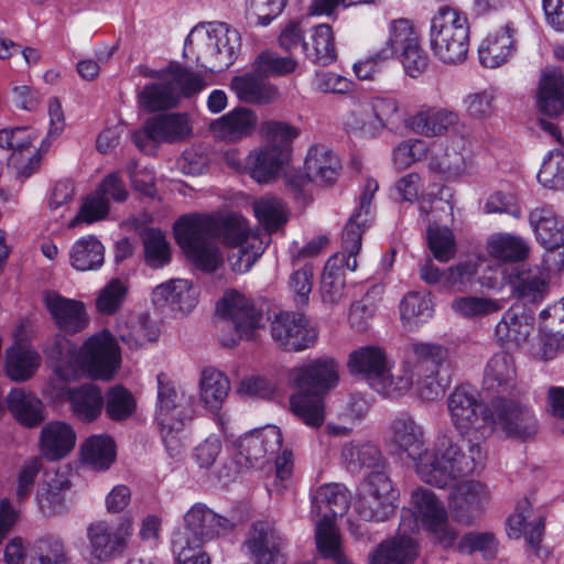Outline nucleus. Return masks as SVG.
<instances>
[{
	"instance_id": "4468645a",
	"label": "nucleus",
	"mask_w": 564,
	"mask_h": 564,
	"mask_svg": "<svg viewBox=\"0 0 564 564\" xmlns=\"http://www.w3.org/2000/svg\"><path fill=\"white\" fill-rule=\"evenodd\" d=\"M378 183L368 180L359 197V206L347 221L341 236V251L335 256H341L347 270L357 268V254L361 249V237L368 221L372 216V198L378 191Z\"/></svg>"
},
{
	"instance_id": "6ab92c4d",
	"label": "nucleus",
	"mask_w": 564,
	"mask_h": 564,
	"mask_svg": "<svg viewBox=\"0 0 564 564\" xmlns=\"http://www.w3.org/2000/svg\"><path fill=\"white\" fill-rule=\"evenodd\" d=\"M158 379V403L155 420L158 426H167L170 423H185L192 417V397L178 391L164 373Z\"/></svg>"
},
{
	"instance_id": "e2e57ef3",
	"label": "nucleus",
	"mask_w": 564,
	"mask_h": 564,
	"mask_svg": "<svg viewBox=\"0 0 564 564\" xmlns=\"http://www.w3.org/2000/svg\"><path fill=\"white\" fill-rule=\"evenodd\" d=\"M453 311L465 318H480L502 310L500 300L481 296H459L452 302Z\"/></svg>"
},
{
	"instance_id": "7c9ffc66",
	"label": "nucleus",
	"mask_w": 564,
	"mask_h": 564,
	"mask_svg": "<svg viewBox=\"0 0 564 564\" xmlns=\"http://www.w3.org/2000/svg\"><path fill=\"white\" fill-rule=\"evenodd\" d=\"M459 123V115L448 108L425 107L409 120V127L416 133L433 138L444 135Z\"/></svg>"
},
{
	"instance_id": "39448f33",
	"label": "nucleus",
	"mask_w": 564,
	"mask_h": 564,
	"mask_svg": "<svg viewBox=\"0 0 564 564\" xmlns=\"http://www.w3.org/2000/svg\"><path fill=\"white\" fill-rule=\"evenodd\" d=\"M312 517L315 521V540L318 552L325 558L344 562L340 539L335 519L343 517L350 503V492L343 484H325L319 486L312 496Z\"/></svg>"
},
{
	"instance_id": "72a5a7b5",
	"label": "nucleus",
	"mask_w": 564,
	"mask_h": 564,
	"mask_svg": "<svg viewBox=\"0 0 564 564\" xmlns=\"http://www.w3.org/2000/svg\"><path fill=\"white\" fill-rule=\"evenodd\" d=\"M66 400L73 414L82 422H93L105 406V398L99 387L84 383L66 390Z\"/></svg>"
},
{
	"instance_id": "680f3d73",
	"label": "nucleus",
	"mask_w": 564,
	"mask_h": 564,
	"mask_svg": "<svg viewBox=\"0 0 564 564\" xmlns=\"http://www.w3.org/2000/svg\"><path fill=\"white\" fill-rule=\"evenodd\" d=\"M253 210L268 231L276 230L288 221L285 204L276 196L267 195L256 200Z\"/></svg>"
},
{
	"instance_id": "58836bf2",
	"label": "nucleus",
	"mask_w": 564,
	"mask_h": 564,
	"mask_svg": "<svg viewBox=\"0 0 564 564\" xmlns=\"http://www.w3.org/2000/svg\"><path fill=\"white\" fill-rule=\"evenodd\" d=\"M230 88L239 100L249 104H269L279 97L278 88L254 72L234 77Z\"/></svg>"
},
{
	"instance_id": "864d4df0",
	"label": "nucleus",
	"mask_w": 564,
	"mask_h": 564,
	"mask_svg": "<svg viewBox=\"0 0 564 564\" xmlns=\"http://www.w3.org/2000/svg\"><path fill=\"white\" fill-rule=\"evenodd\" d=\"M148 122L156 142H175L191 132L186 116L181 113L153 116Z\"/></svg>"
},
{
	"instance_id": "79ce46f5",
	"label": "nucleus",
	"mask_w": 564,
	"mask_h": 564,
	"mask_svg": "<svg viewBox=\"0 0 564 564\" xmlns=\"http://www.w3.org/2000/svg\"><path fill=\"white\" fill-rule=\"evenodd\" d=\"M246 160V167L258 183L270 182L288 161L283 150L267 145L251 152Z\"/></svg>"
},
{
	"instance_id": "b1692460",
	"label": "nucleus",
	"mask_w": 564,
	"mask_h": 564,
	"mask_svg": "<svg viewBox=\"0 0 564 564\" xmlns=\"http://www.w3.org/2000/svg\"><path fill=\"white\" fill-rule=\"evenodd\" d=\"M44 302L55 324L63 332L75 334L87 327L88 317L80 301L64 297L56 292H46Z\"/></svg>"
},
{
	"instance_id": "c9c22d12",
	"label": "nucleus",
	"mask_w": 564,
	"mask_h": 564,
	"mask_svg": "<svg viewBox=\"0 0 564 564\" xmlns=\"http://www.w3.org/2000/svg\"><path fill=\"white\" fill-rule=\"evenodd\" d=\"M347 468L358 471L362 468L388 471V463L378 445L369 441H351L341 449Z\"/></svg>"
},
{
	"instance_id": "ddd939ff",
	"label": "nucleus",
	"mask_w": 564,
	"mask_h": 564,
	"mask_svg": "<svg viewBox=\"0 0 564 564\" xmlns=\"http://www.w3.org/2000/svg\"><path fill=\"white\" fill-rule=\"evenodd\" d=\"M270 334L276 346L289 352L308 349L317 340V330L296 312L275 313L270 323Z\"/></svg>"
},
{
	"instance_id": "2eb2a0df",
	"label": "nucleus",
	"mask_w": 564,
	"mask_h": 564,
	"mask_svg": "<svg viewBox=\"0 0 564 564\" xmlns=\"http://www.w3.org/2000/svg\"><path fill=\"white\" fill-rule=\"evenodd\" d=\"M494 426L499 427L508 437L525 441L536 435L538 419L532 409L509 398L492 403Z\"/></svg>"
},
{
	"instance_id": "69168bd1",
	"label": "nucleus",
	"mask_w": 564,
	"mask_h": 564,
	"mask_svg": "<svg viewBox=\"0 0 564 564\" xmlns=\"http://www.w3.org/2000/svg\"><path fill=\"white\" fill-rule=\"evenodd\" d=\"M484 212L486 214H508L514 218H520L522 210L518 188L508 186L491 193L486 199Z\"/></svg>"
},
{
	"instance_id": "9d476101",
	"label": "nucleus",
	"mask_w": 564,
	"mask_h": 564,
	"mask_svg": "<svg viewBox=\"0 0 564 564\" xmlns=\"http://www.w3.org/2000/svg\"><path fill=\"white\" fill-rule=\"evenodd\" d=\"M410 511L413 518L403 519L400 523L403 532H415L421 522L423 528L445 546L451 545L456 539L444 502L431 489L420 487L412 491Z\"/></svg>"
},
{
	"instance_id": "052dcab7",
	"label": "nucleus",
	"mask_w": 564,
	"mask_h": 564,
	"mask_svg": "<svg viewBox=\"0 0 564 564\" xmlns=\"http://www.w3.org/2000/svg\"><path fill=\"white\" fill-rule=\"evenodd\" d=\"M297 61L292 56H281L276 52L264 51L253 62V72L259 77H279L292 74Z\"/></svg>"
},
{
	"instance_id": "4c0bfd02",
	"label": "nucleus",
	"mask_w": 564,
	"mask_h": 564,
	"mask_svg": "<svg viewBox=\"0 0 564 564\" xmlns=\"http://www.w3.org/2000/svg\"><path fill=\"white\" fill-rule=\"evenodd\" d=\"M214 28L195 26L187 35L184 45V56L193 57L196 65L204 72H209L212 63L217 62V40L214 39Z\"/></svg>"
},
{
	"instance_id": "bf43d9fd",
	"label": "nucleus",
	"mask_w": 564,
	"mask_h": 564,
	"mask_svg": "<svg viewBox=\"0 0 564 564\" xmlns=\"http://www.w3.org/2000/svg\"><path fill=\"white\" fill-rule=\"evenodd\" d=\"M145 263L153 268H163L171 261L170 243L165 235L154 228L144 229L141 234Z\"/></svg>"
},
{
	"instance_id": "13d9d810",
	"label": "nucleus",
	"mask_w": 564,
	"mask_h": 564,
	"mask_svg": "<svg viewBox=\"0 0 564 564\" xmlns=\"http://www.w3.org/2000/svg\"><path fill=\"white\" fill-rule=\"evenodd\" d=\"M413 372L405 361L399 369L391 372V365L375 381L373 389L388 398H399L403 395L413 386Z\"/></svg>"
},
{
	"instance_id": "c03bdc74",
	"label": "nucleus",
	"mask_w": 564,
	"mask_h": 564,
	"mask_svg": "<svg viewBox=\"0 0 564 564\" xmlns=\"http://www.w3.org/2000/svg\"><path fill=\"white\" fill-rule=\"evenodd\" d=\"M230 390L229 379L214 368L204 369L199 380V401L210 412L217 413Z\"/></svg>"
},
{
	"instance_id": "5701e85b",
	"label": "nucleus",
	"mask_w": 564,
	"mask_h": 564,
	"mask_svg": "<svg viewBox=\"0 0 564 564\" xmlns=\"http://www.w3.org/2000/svg\"><path fill=\"white\" fill-rule=\"evenodd\" d=\"M516 382L517 371L513 357L506 351L495 354L485 368L484 389L500 400L512 394Z\"/></svg>"
},
{
	"instance_id": "1a4fd4ad",
	"label": "nucleus",
	"mask_w": 564,
	"mask_h": 564,
	"mask_svg": "<svg viewBox=\"0 0 564 564\" xmlns=\"http://www.w3.org/2000/svg\"><path fill=\"white\" fill-rule=\"evenodd\" d=\"M447 409L451 422L460 436L485 440L491 434V411L469 384H460L453 390L447 398Z\"/></svg>"
},
{
	"instance_id": "bb28decb",
	"label": "nucleus",
	"mask_w": 564,
	"mask_h": 564,
	"mask_svg": "<svg viewBox=\"0 0 564 564\" xmlns=\"http://www.w3.org/2000/svg\"><path fill=\"white\" fill-rule=\"evenodd\" d=\"M550 276L540 267L517 268L509 276V285L513 295L525 302H541L549 292Z\"/></svg>"
},
{
	"instance_id": "f03ea898",
	"label": "nucleus",
	"mask_w": 564,
	"mask_h": 564,
	"mask_svg": "<svg viewBox=\"0 0 564 564\" xmlns=\"http://www.w3.org/2000/svg\"><path fill=\"white\" fill-rule=\"evenodd\" d=\"M481 438L440 435L431 448H425L416 460L420 479L437 488L454 486L485 466L487 453Z\"/></svg>"
},
{
	"instance_id": "09e8293b",
	"label": "nucleus",
	"mask_w": 564,
	"mask_h": 564,
	"mask_svg": "<svg viewBox=\"0 0 564 564\" xmlns=\"http://www.w3.org/2000/svg\"><path fill=\"white\" fill-rule=\"evenodd\" d=\"M69 260L77 271L98 270L105 261V247L94 236L82 237L72 246Z\"/></svg>"
},
{
	"instance_id": "393cba45",
	"label": "nucleus",
	"mask_w": 564,
	"mask_h": 564,
	"mask_svg": "<svg viewBox=\"0 0 564 564\" xmlns=\"http://www.w3.org/2000/svg\"><path fill=\"white\" fill-rule=\"evenodd\" d=\"M197 295V289L188 280L173 279L161 283L152 291V302L159 308L185 314L195 307Z\"/></svg>"
},
{
	"instance_id": "f8f14e48",
	"label": "nucleus",
	"mask_w": 564,
	"mask_h": 564,
	"mask_svg": "<svg viewBox=\"0 0 564 564\" xmlns=\"http://www.w3.org/2000/svg\"><path fill=\"white\" fill-rule=\"evenodd\" d=\"M398 497L388 471H371L358 487L355 510L365 521H386L395 512Z\"/></svg>"
},
{
	"instance_id": "338daca9",
	"label": "nucleus",
	"mask_w": 564,
	"mask_h": 564,
	"mask_svg": "<svg viewBox=\"0 0 564 564\" xmlns=\"http://www.w3.org/2000/svg\"><path fill=\"white\" fill-rule=\"evenodd\" d=\"M433 306L430 294L420 295L417 292L408 293L401 304L400 314L404 322L417 325L432 316Z\"/></svg>"
},
{
	"instance_id": "f704fd0d",
	"label": "nucleus",
	"mask_w": 564,
	"mask_h": 564,
	"mask_svg": "<svg viewBox=\"0 0 564 564\" xmlns=\"http://www.w3.org/2000/svg\"><path fill=\"white\" fill-rule=\"evenodd\" d=\"M7 404L12 416L25 427H36L45 420L43 402L22 388L11 389L7 395Z\"/></svg>"
},
{
	"instance_id": "c85d7f7f",
	"label": "nucleus",
	"mask_w": 564,
	"mask_h": 564,
	"mask_svg": "<svg viewBox=\"0 0 564 564\" xmlns=\"http://www.w3.org/2000/svg\"><path fill=\"white\" fill-rule=\"evenodd\" d=\"M118 338L130 349H139L158 339L160 330L149 315H121L117 321Z\"/></svg>"
},
{
	"instance_id": "4be33fe9",
	"label": "nucleus",
	"mask_w": 564,
	"mask_h": 564,
	"mask_svg": "<svg viewBox=\"0 0 564 564\" xmlns=\"http://www.w3.org/2000/svg\"><path fill=\"white\" fill-rule=\"evenodd\" d=\"M451 495V508L454 517L469 524L478 518L488 501L487 488L476 480L457 481Z\"/></svg>"
},
{
	"instance_id": "de8ad7c7",
	"label": "nucleus",
	"mask_w": 564,
	"mask_h": 564,
	"mask_svg": "<svg viewBox=\"0 0 564 564\" xmlns=\"http://www.w3.org/2000/svg\"><path fill=\"white\" fill-rule=\"evenodd\" d=\"M403 532L397 539L382 543L369 558L370 564H410L416 556L414 540Z\"/></svg>"
},
{
	"instance_id": "6e6552de",
	"label": "nucleus",
	"mask_w": 564,
	"mask_h": 564,
	"mask_svg": "<svg viewBox=\"0 0 564 564\" xmlns=\"http://www.w3.org/2000/svg\"><path fill=\"white\" fill-rule=\"evenodd\" d=\"M216 327L223 346L234 347L241 339H250L263 318L252 301L237 291L226 292L216 306Z\"/></svg>"
},
{
	"instance_id": "4d7b16f0",
	"label": "nucleus",
	"mask_w": 564,
	"mask_h": 564,
	"mask_svg": "<svg viewBox=\"0 0 564 564\" xmlns=\"http://www.w3.org/2000/svg\"><path fill=\"white\" fill-rule=\"evenodd\" d=\"M69 488V481L64 476L54 475L37 490L36 500L44 513L62 514L67 510L64 491Z\"/></svg>"
},
{
	"instance_id": "f3484780",
	"label": "nucleus",
	"mask_w": 564,
	"mask_h": 564,
	"mask_svg": "<svg viewBox=\"0 0 564 564\" xmlns=\"http://www.w3.org/2000/svg\"><path fill=\"white\" fill-rule=\"evenodd\" d=\"M184 522L193 534V544L212 541L216 538L228 535L237 525L234 517H226L214 512L206 505L197 502L185 514Z\"/></svg>"
},
{
	"instance_id": "5fc2aeb1",
	"label": "nucleus",
	"mask_w": 564,
	"mask_h": 564,
	"mask_svg": "<svg viewBox=\"0 0 564 564\" xmlns=\"http://www.w3.org/2000/svg\"><path fill=\"white\" fill-rule=\"evenodd\" d=\"M488 252L498 260L517 262L528 258L530 246L520 236L502 232L490 237Z\"/></svg>"
},
{
	"instance_id": "a878e982",
	"label": "nucleus",
	"mask_w": 564,
	"mask_h": 564,
	"mask_svg": "<svg viewBox=\"0 0 564 564\" xmlns=\"http://www.w3.org/2000/svg\"><path fill=\"white\" fill-rule=\"evenodd\" d=\"M533 329V317L524 305L509 307L495 328V338L501 345L519 346Z\"/></svg>"
},
{
	"instance_id": "0e129e2a",
	"label": "nucleus",
	"mask_w": 564,
	"mask_h": 564,
	"mask_svg": "<svg viewBox=\"0 0 564 564\" xmlns=\"http://www.w3.org/2000/svg\"><path fill=\"white\" fill-rule=\"evenodd\" d=\"M539 183L546 188L564 191V149L549 152L536 175Z\"/></svg>"
},
{
	"instance_id": "a19ab883",
	"label": "nucleus",
	"mask_w": 564,
	"mask_h": 564,
	"mask_svg": "<svg viewBox=\"0 0 564 564\" xmlns=\"http://www.w3.org/2000/svg\"><path fill=\"white\" fill-rule=\"evenodd\" d=\"M531 503L527 499L518 505L514 514L508 519V534L514 539L523 534L530 547L538 552L544 532V521L541 517L528 521Z\"/></svg>"
},
{
	"instance_id": "f257e3e1",
	"label": "nucleus",
	"mask_w": 564,
	"mask_h": 564,
	"mask_svg": "<svg viewBox=\"0 0 564 564\" xmlns=\"http://www.w3.org/2000/svg\"><path fill=\"white\" fill-rule=\"evenodd\" d=\"M177 245L187 259L204 272H214L223 263L218 239L231 248L229 262L236 272H247L264 251V242L250 230L240 215L226 217L192 214L174 225Z\"/></svg>"
},
{
	"instance_id": "774afa93",
	"label": "nucleus",
	"mask_w": 564,
	"mask_h": 564,
	"mask_svg": "<svg viewBox=\"0 0 564 564\" xmlns=\"http://www.w3.org/2000/svg\"><path fill=\"white\" fill-rule=\"evenodd\" d=\"M427 242L435 259L447 262L456 252L453 232L446 227L430 224L427 228Z\"/></svg>"
},
{
	"instance_id": "ea45409f",
	"label": "nucleus",
	"mask_w": 564,
	"mask_h": 564,
	"mask_svg": "<svg viewBox=\"0 0 564 564\" xmlns=\"http://www.w3.org/2000/svg\"><path fill=\"white\" fill-rule=\"evenodd\" d=\"M391 360L379 347L367 346L354 351L349 357V369L352 373L362 375L373 388L375 381L388 370Z\"/></svg>"
},
{
	"instance_id": "a18cd8bd",
	"label": "nucleus",
	"mask_w": 564,
	"mask_h": 564,
	"mask_svg": "<svg viewBox=\"0 0 564 564\" xmlns=\"http://www.w3.org/2000/svg\"><path fill=\"white\" fill-rule=\"evenodd\" d=\"M303 52L311 62L327 66L337 55L332 26L318 24L311 30L310 41L303 42Z\"/></svg>"
},
{
	"instance_id": "9b49d317",
	"label": "nucleus",
	"mask_w": 564,
	"mask_h": 564,
	"mask_svg": "<svg viewBox=\"0 0 564 564\" xmlns=\"http://www.w3.org/2000/svg\"><path fill=\"white\" fill-rule=\"evenodd\" d=\"M132 531L130 518H121L116 521L101 519L90 522L86 528L89 563H109L120 557L128 547Z\"/></svg>"
},
{
	"instance_id": "3c124183",
	"label": "nucleus",
	"mask_w": 564,
	"mask_h": 564,
	"mask_svg": "<svg viewBox=\"0 0 564 564\" xmlns=\"http://www.w3.org/2000/svg\"><path fill=\"white\" fill-rule=\"evenodd\" d=\"M419 41V33L410 20L404 18L392 20L389 24V37L386 45L378 51V57L390 58Z\"/></svg>"
},
{
	"instance_id": "dca6fc26",
	"label": "nucleus",
	"mask_w": 564,
	"mask_h": 564,
	"mask_svg": "<svg viewBox=\"0 0 564 564\" xmlns=\"http://www.w3.org/2000/svg\"><path fill=\"white\" fill-rule=\"evenodd\" d=\"M282 446L279 427L267 425L245 434L238 444V463L248 468H261L269 456L276 454Z\"/></svg>"
},
{
	"instance_id": "37998d69",
	"label": "nucleus",
	"mask_w": 564,
	"mask_h": 564,
	"mask_svg": "<svg viewBox=\"0 0 564 564\" xmlns=\"http://www.w3.org/2000/svg\"><path fill=\"white\" fill-rule=\"evenodd\" d=\"M539 110L550 117L564 111V76L561 72L543 73L538 93Z\"/></svg>"
},
{
	"instance_id": "412c9836",
	"label": "nucleus",
	"mask_w": 564,
	"mask_h": 564,
	"mask_svg": "<svg viewBox=\"0 0 564 564\" xmlns=\"http://www.w3.org/2000/svg\"><path fill=\"white\" fill-rule=\"evenodd\" d=\"M340 162L326 147H312L305 159V175H294L289 185L295 191L302 189L308 182L333 184L338 176Z\"/></svg>"
},
{
	"instance_id": "603ef678",
	"label": "nucleus",
	"mask_w": 564,
	"mask_h": 564,
	"mask_svg": "<svg viewBox=\"0 0 564 564\" xmlns=\"http://www.w3.org/2000/svg\"><path fill=\"white\" fill-rule=\"evenodd\" d=\"M214 39L217 40V62L212 63L209 72H221L228 68L236 59L240 47V35L237 30L230 29L226 23L213 24Z\"/></svg>"
},
{
	"instance_id": "6e6d98bb",
	"label": "nucleus",
	"mask_w": 564,
	"mask_h": 564,
	"mask_svg": "<svg viewBox=\"0 0 564 564\" xmlns=\"http://www.w3.org/2000/svg\"><path fill=\"white\" fill-rule=\"evenodd\" d=\"M82 457L85 464L95 470L110 467L116 457L115 443L107 435H93L82 445Z\"/></svg>"
},
{
	"instance_id": "2f4dec72",
	"label": "nucleus",
	"mask_w": 564,
	"mask_h": 564,
	"mask_svg": "<svg viewBox=\"0 0 564 564\" xmlns=\"http://www.w3.org/2000/svg\"><path fill=\"white\" fill-rule=\"evenodd\" d=\"M257 126L256 113L238 107L210 123V130L218 139L235 142L250 135Z\"/></svg>"
},
{
	"instance_id": "aec40b11",
	"label": "nucleus",
	"mask_w": 564,
	"mask_h": 564,
	"mask_svg": "<svg viewBox=\"0 0 564 564\" xmlns=\"http://www.w3.org/2000/svg\"><path fill=\"white\" fill-rule=\"evenodd\" d=\"M386 443L394 454H405L416 466L419 455L424 452V431L412 415L401 413L389 424Z\"/></svg>"
},
{
	"instance_id": "e433bc0d",
	"label": "nucleus",
	"mask_w": 564,
	"mask_h": 564,
	"mask_svg": "<svg viewBox=\"0 0 564 564\" xmlns=\"http://www.w3.org/2000/svg\"><path fill=\"white\" fill-rule=\"evenodd\" d=\"M529 221L538 241L546 249L553 250L564 245L563 223L551 207L532 209Z\"/></svg>"
},
{
	"instance_id": "0eeeda50",
	"label": "nucleus",
	"mask_w": 564,
	"mask_h": 564,
	"mask_svg": "<svg viewBox=\"0 0 564 564\" xmlns=\"http://www.w3.org/2000/svg\"><path fill=\"white\" fill-rule=\"evenodd\" d=\"M430 44L436 58L459 64L469 48V24L465 14L449 7L441 8L431 20Z\"/></svg>"
},
{
	"instance_id": "20e7f679",
	"label": "nucleus",
	"mask_w": 564,
	"mask_h": 564,
	"mask_svg": "<svg viewBox=\"0 0 564 564\" xmlns=\"http://www.w3.org/2000/svg\"><path fill=\"white\" fill-rule=\"evenodd\" d=\"M289 380L299 390L290 399L292 412L306 425L319 426L324 422L322 395L338 382L336 361L328 357L307 360L290 370Z\"/></svg>"
},
{
	"instance_id": "49530a36",
	"label": "nucleus",
	"mask_w": 564,
	"mask_h": 564,
	"mask_svg": "<svg viewBox=\"0 0 564 564\" xmlns=\"http://www.w3.org/2000/svg\"><path fill=\"white\" fill-rule=\"evenodd\" d=\"M341 256H333L325 264L321 280V296L324 304L336 305L345 295L346 264Z\"/></svg>"
},
{
	"instance_id": "423d86ee",
	"label": "nucleus",
	"mask_w": 564,
	"mask_h": 564,
	"mask_svg": "<svg viewBox=\"0 0 564 564\" xmlns=\"http://www.w3.org/2000/svg\"><path fill=\"white\" fill-rule=\"evenodd\" d=\"M205 88L200 75L171 64L162 80L145 85L138 94L139 106L148 112L175 108L183 97H191Z\"/></svg>"
},
{
	"instance_id": "8fccbe9b",
	"label": "nucleus",
	"mask_w": 564,
	"mask_h": 564,
	"mask_svg": "<svg viewBox=\"0 0 564 564\" xmlns=\"http://www.w3.org/2000/svg\"><path fill=\"white\" fill-rule=\"evenodd\" d=\"M41 364L40 355L24 346H13L6 352L4 370L13 381H25L33 377Z\"/></svg>"
},
{
	"instance_id": "7ed1b4c3",
	"label": "nucleus",
	"mask_w": 564,
	"mask_h": 564,
	"mask_svg": "<svg viewBox=\"0 0 564 564\" xmlns=\"http://www.w3.org/2000/svg\"><path fill=\"white\" fill-rule=\"evenodd\" d=\"M44 352L55 364V375L65 382L76 380L84 370L93 378L109 380L121 364L120 349L106 330L89 337L80 350L65 336L56 335Z\"/></svg>"
},
{
	"instance_id": "c756f323",
	"label": "nucleus",
	"mask_w": 564,
	"mask_h": 564,
	"mask_svg": "<svg viewBox=\"0 0 564 564\" xmlns=\"http://www.w3.org/2000/svg\"><path fill=\"white\" fill-rule=\"evenodd\" d=\"M448 356V349L435 343L411 339L404 347V361L413 367V373L441 371Z\"/></svg>"
},
{
	"instance_id": "a211bd4d",
	"label": "nucleus",
	"mask_w": 564,
	"mask_h": 564,
	"mask_svg": "<svg viewBox=\"0 0 564 564\" xmlns=\"http://www.w3.org/2000/svg\"><path fill=\"white\" fill-rule=\"evenodd\" d=\"M254 564H285L286 540L269 521H256L245 541Z\"/></svg>"
},
{
	"instance_id": "473e14b6",
	"label": "nucleus",
	"mask_w": 564,
	"mask_h": 564,
	"mask_svg": "<svg viewBox=\"0 0 564 564\" xmlns=\"http://www.w3.org/2000/svg\"><path fill=\"white\" fill-rule=\"evenodd\" d=\"M75 442L74 430L65 422H50L41 430L40 448L48 460H57L66 456L74 448Z\"/></svg>"
},
{
	"instance_id": "cd10ccee",
	"label": "nucleus",
	"mask_w": 564,
	"mask_h": 564,
	"mask_svg": "<svg viewBox=\"0 0 564 564\" xmlns=\"http://www.w3.org/2000/svg\"><path fill=\"white\" fill-rule=\"evenodd\" d=\"M517 28L508 22L500 30L489 34L480 44L478 54L482 66L496 68L505 64L516 50Z\"/></svg>"
}]
</instances>
